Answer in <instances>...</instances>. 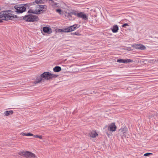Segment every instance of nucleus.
<instances>
[{
  "mask_svg": "<svg viewBox=\"0 0 158 158\" xmlns=\"http://www.w3.org/2000/svg\"><path fill=\"white\" fill-rule=\"evenodd\" d=\"M58 76V75L56 74L51 73L49 72H44L41 74L36 76L33 83L36 84L44 82L46 81H50Z\"/></svg>",
  "mask_w": 158,
  "mask_h": 158,
  "instance_id": "nucleus-1",
  "label": "nucleus"
},
{
  "mask_svg": "<svg viewBox=\"0 0 158 158\" xmlns=\"http://www.w3.org/2000/svg\"><path fill=\"white\" fill-rule=\"evenodd\" d=\"M47 9V6L46 5H37L35 9L30 10L28 13L39 14L45 11Z\"/></svg>",
  "mask_w": 158,
  "mask_h": 158,
  "instance_id": "nucleus-2",
  "label": "nucleus"
},
{
  "mask_svg": "<svg viewBox=\"0 0 158 158\" xmlns=\"http://www.w3.org/2000/svg\"><path fill=\"white\" fill-rule=\"evenodd\" d=\"M18 154L26 158H37L36 155L31 152L25 151L19 152Z\"/></svg>",
  "mask_w": 158,
  "mask_h": 158,
  "instance_id": "nucleus-3",
  "label": "nucleus"
},
{
  "mask_svg": "<svg viewBox=\"0 0 158 158\" xmlns=\"http://www.w3.org/2000/svg\"><path fill=\"white\" fill-rule=\"evenodd\" d=\"M26 5H17L15 6L16 9V11L18 13H21L25 11L26 10Z\"/></svg>",
  "mask_w": 158,
  "mask_h": 158,
  "instance_id": "nucleus-4",
  "label": "nucleus"
},
{
  "mask_svg": "<svg viewBox=\"0 0 158 158\" xmlns=\"http://www.w3.org/2000/svg\"><path fill=\"white\" fill-rule=\"evenodd\" d=\"M5 19L6 20H12L17 18L16 16L12 14L10 11H5Z\"/></svg>",
  "mask_w": 158,
  "mask_h": 158,
  "instance_id": "nucleus-5",
  "label": "nucleus"
},
{
  "mask_svg": "<svg viewBox=\"0 0 158 158\" xmlns=\"http://www.w3.org/2000/svg\"><path fill=\"white\" fill-rule=\"evenodd\" d=\"M128 133V128L126 127L121 128L118 131V134L122 137H126Z\"/></svg>",
  "mask_w": 158,
  "mask_h": 158,
  "instance_id": "nucleus-6",
  "label": "nucleus"
},
{
  "mask_svg": "<svg viewBox=\"0 0 158 158\" xmlns=\"http://www.w3.org/2000/svg\"><path fill=\"white\" fill-rule=\"evenodd\" d=\"M23 19L26 21L29 22H34L37 21L38 19L37 17L33 15L25 16L24 17Z\"/></svg>",
  "mask_w": 158,
  "mask_h": 158,
  "instance_id": "nucleus-7",
  "label": "nucleus"
},
{
  "mask_svg": "<svg viewBox=\"0 0 158 158\" xmlns=\"http://www.w3.org/2000/svg\"><path fill=\"white\" fill-rule=\"evenodd\" d=\"M80 27V25L78 24H74L73 26H70L64 29L65 32H69L75 30Z\"/></svg>",
  "mask_w": 158,
  "mask_h": 158,
  "instance_id": "nucleus-8",
  "label": "nucleus"
},
{
  "mask_svg": "<svg viewBox=\"0 0 158 158\" xmlns=\"http://www.w3.org/2000/svg\"><path fill=\"white\" fill-rule=\"evenodd\" d=\"M79 18H81L83 20L86 21L88 19V15L85 14L83 12H79V14L78 16Z\"/></svg>",
  "mask_w": 158,
  "mask_h": 158,
  "instance_id": "nucleus-9",
  "label": "nucleus"
},
{
  "mask_svg": "<svg viewBox=\"0 0 158 158\" xmlns=\"http://www.w3.org/2000/svg\"><path fill=\"white\" fill-rule=\"evenodd\" d=\"M132 46L136 49L143 50H145L146 49V47L144 45L140 44H137L134 45Z\"/></svg>",
  "mask_w": 158,
  "mask_h": 158,
  "instance_id": "nucleus-10",
  "label": "nucleus"
},
{
  "mask_svg": "<svg viewBox=\"0 0 158 158\" xmlns=\"http://www.w3.org/2000/svg\"><path fill=\"white\" fill-rule=\"evenodd\" d=\"M117 62L119 63H126L129 62H132L133 61L132 60L130 59H119L117 60Z\"/></svg>",
  "mask_w": 158,
  "mask_h": 158,
  "instance_id": "nucleus-11",
  "label": "nucleus"
},
{
  "mask_svg": "<svg viewBox=\"0 0 158 158\" xmlns=\"http://www.w3.org/2000/svg\"><path fill=\"white\" fill-rule=\"evenodd\" d=\"M116 127L114 123H111L108 127V130L110 131H116Z\"/></svg>",
  "mask_w": 158,
  "mask_h": 158,
  "instance_id": "nucleus-12",
  "label": "nucleus"
},
{
  "mask_svg": "<svg viewBox=\"0 0 158 158\" xmlns=\"http://www.w3.org/2000/svg\"><path fill=\"white\" fill-rule=\"evenodd\" d=\"M67 9L64 8L63 7H61L56 10V11L60 15H63L64 14Z\"/></svg>",
  "mask_w": 158,
  "mask_h": 158,
  "instance_id": "nucleus-13",
  "label": "nucleus"
},
{
  "mask_svg": "<svg viewBox=\"0 0 158 158\" xmlns=\"http://www.w3.org/2000/svg\"><path fill=\"white\" fill-rule=\"evenodd\" d=\"M42 29L43 32L48 34H50L52 32L51 29L49 27H44Z\"/></svg>",
  "mask_w": 158,
  "mask_h": 158,
  "instance_id": "nucleus-14",
  "label": "nucleus"
},
{
  "mask_svg": "<svg viewBox=\"0 0 158 158\" xmlns=\"http://www.w3.org/2000/svg\"><path fill=\"white\" fill-rule=\"evenodd\" d=\"M98 134L97 132L94 131H92L89 134V136L91 138H94L98 136Z\"/></svg>",
  "mask_w": 158,
  "mask_h": 158,
  "instance_id": "nucleus-15",
  "label": "nucleus"
},
{
  "mask_svg": "<svg viewBox=\"0 0 158 158\" xmlns=\"http://www.w3.org/2000/svg\"><path fill=\"white\" fill-rule=\"evenodd\" d=\"M13 113V112L12 110H6L4 112V115L6 116L12 115Z\"/></svg>",
  "mask_w": 158,
  "mask_h": 158,
  "instance_id": "nucleus-16",
  "label": "nucleus"
},
{
  "mask_svg": "<svg viewBox=\"0 0 158 158\" xmlns=\"http://www.w3.org/2000/svg\"><path fill=\"white\" fill-rule=\"evenodd\" d=\"M65 17H67L69 19V20H71V13H69V12H68V10L67 9L66 10V11L65 12Z\"/></svg>",
  "mask_w": 158,
  "mask_h": 158,
  "instance_id": "nucleus-17",
  "label": "nucleus"
},
{
  "mask_svg": "<svg viewBox=\"0 0 158 158\" xmlns=\"http://www.w3.org/2000/svg\"><path fill=\"white\" fill-rule=\"evenodd\" d=\"M111 30L113 33H116L118 31V27L117 25H115L113 26L111 28Z\"/></svg>",
  "mask_w": 158,
  "mask_h": 158,
  "instance_id": "nucleus-18",
  "label": "nucleus"
},
{
  "mask_svg": "<svg viewBox=\"0 0 158 158\" xmlns=\"http://www.w3.org/2000/svg\"><path fill=\"white\" fill-rule=\"evenodd\" d=\"M53 70L55 72H58L61 70V69L60 67L56 66L53 68Z\"/></svg>",
  "mask_w": 158,
  "mask_h": 158,
  "instance_id": "nucleus-19",
  "label": "nucleus"
},
{
  "mask_svg": "<svg viewBox=\"0 0 158 158\" xmlns=\"http://www.w3.org/2000/svg\"><path fill=\"white\" fill-rule=\"evenodd\" d=\"M157 60H156L154 59H150L148 60V63H149L151 64H153L156 63H157Z\"/></svg>",
  "mask_w": 158,
  "mask_h": 158,
  "instance_id": "nucleus-20",
  "label": "nucleus"
},
{
  "mask_svg": "<svg viewBox=\"0 0 158 158\" xmlns=\"http://www.w3.org/2000/svg\"><path fill=\"white\" fill-rule=\"evenodd\" d=\"M47 1V0H35V2L37 4L44 3L46 2Z\"/></svg>",
  "mask_w": 158,
  "mask_h": 158,
  "instance_id": "nucleus-21",
  "label": "nucleus"
},
{
  "mask_svg": "<svg viewBox=\"0 0 158 158\" xmlns=\"http://www.w3.org/2000/svg\"><path fill=\"white\" fill-rule=\"evenodd\" d=\"M21 135L22 136H33V134L30 133H22L21 134Z\"/></svg>",
  "mask_w": 158,
  "mask_h": 158,
  "instance_id": "nucleus-22",
  "label": "nucleus"
},
{
  "mask_svg": "<svg viewBox=\"0 0 158 158\" xmlns=\"http://www.w3.org/2000/svg\"><path fill=\"white\" fill-rule=\"evenodd\" d=\"M132 90H134L138 88V85H131L129 87Z\"/></svg>",
  "mask_w": 158,
  "mask_h": 158,
  "instance_id": "nucleus-23",
  "label": "nucleus"
},
{
  "mask_svg": "<svg viewBox=\"0 0 158 158\" xmlns=\"http://www.w3.org/2000/svg\"><path fill=\"white\" fill-rule=\"evenodd\" d=\"M5 11L0 12V18H5Z\"/></svg>",
  "mask_w": 158,
  "mask_h": 158,
  "instance_id": "nucleus-24",
  "label": "nucleus"
},
{
  "mask_svg": "<svg viewBox=\"0 0 158 158\" xmlns=\"http://www.w3.org/2000/svg\"><path fill=\"white\" fill-rule=\"evenodd\" d=\"M33 136L35 138H38L40 139H42L43 138V136L41 135H33Z\"/></svg>",
  "mask_w": 158,
  "mask_h": 158,
  "instance_id": "nucleus-25",
  "label": "nucleus"
},
{
  "mask_svg": "<svg viewBox=\"0 0 158 158\" xmlns=\"http://www.w3.org/2000/svg\"><path fill=\"white\" fill-rule=\"evenodd\" d=\"M71 14L73 15H75L77 17H78L79 14V13H77L75 12H71Z\"/></svg>",
  "mask_w": 158,
  "mask_h": 158,
  "instance_id": "nucleus-26",
  "label": "nucleus"
},
{
  "mask_svg": "<svg viewBox=\"0 0 158 158\" xmlns=\"http://www.w3.org/2000/svg\"><path fill=\"white\" fill-rule=\"evenodd\" d=\"M152 155V153H147L144 154V156H149Z\"/></svg>",
  "mask_w": 158,
  "mask_h": 158,
  "instance_id": "nucleus-27",
  "label": "nucleus"
},
{
  "mask_svg": "<svg viewBox=\"0 0 158 158\" xmlns=\"http://www.w3.org/2000/svg\"><path fill=\"white\" fill-rule=\"evenodd\" d=\"M56 32H64L65 31H63V30L61 29H56Z\"/></svg>",
  "mask_w": 158,
  "mask_h": 158,
  "instance_id": "nucleus-28",
  "label": "nucleus"
},
{
  "mask_svg": "<svg viewBox=\"0 0 158 158\" xmlns=\"http://www.w3.org/2000/svg\"><path fill=\"white\" fill-rule=\"evenodd\" d=\"M106 134L109 137H110L112 135V133L111 132H107Z\"/></svg>",
  "mask_w": 158,
  "mask_h": 158,
  "instance_id": "nucleus-29",
  "label": "nucleus"
},
{
  "mask_svg": "<svg viewBox=\"0 0 158 158\" xmlns=\"http://www.w3.org/2000/svg\"><path fill=\"white\" fill-rule=\"evenodd\" d=\"M73 34H74L75 35H80L81 34L78 32H75L74 33H73Z\"/></svg>",
  "mask_w": 158,
  "mask_h": 158,
  "instance_id": "nucleus-30",
  "label": "nucleus"
},
{
  "mask_svg": "<svg viewBox=\"0 0 158 158\" xmlns=\"http://www.w3.org/2000/svg\"><path fill=\"white\" fill-rule=\"evenodd\" d=\"M129 26L128 24L127 23H125L122 25L123 27H125L126 26Z\"/></svg>",
  "mask_w": 158,
  "mask_h": 158,
  "instance_id": "nucleus-31",
  "label": "nucleus"
},
{
  "mask_svg": "<svg viewBox=\"0 0 158 158\" xmlns=\"http://www.w3.org/2000/svg\"><path fill=\"white\" fill-rule=\"evenodd\" d=\"M91 21L92 22H97V20L95 19L94 20L93 19H91Z\"/></svg>",
  "mask_w": 158,
  "mask_h": 158,
  "instance_id": "nucleus-32",
  "label": "nucleus"
},
{
  "mask_svg": "<svg viewBox=\"0 0 158 158\" xmlns=\"http://www.w3.org/2000/svg\"><path fill=\"white\" fill-rule=\"evenodd\" d=\"M127 50H128V51H130L131 50V49H130V48H128L127 49Z\"/></svg>",
  "mask_w": 158,
  "mask_h": 158,
  "instance_id": "nucleus-33",
  "label": "nucleus"
},
{
  "mask_svg": "<svg viewBox=\"0 0 158 158\" xmlns=\"http://www.w3.org/2000/svg\"><path fill=\"white\" fill-rule=\"evenodd\" d=\"M94 18H96V17H97V15H94Z\"/></svg>",
  "mask_w": 158,
  "mask_h": 158,
  "instance_id": "nucleus-34",
  "label": "nucleus"
},
{
  "mask_svg": "<svg viewBox=\"0 0 158 158\" xmlns=\"http://www.w3.org/2000/svg\"><path fill=\"white\" fill-rule=\"evenodd\" d=\"M2 22V20L0 19V23H1Z\"/></svg>",
  "mask_w": 158,
  "mask_h": 158,
  "instance_id": "nucleus-35",
  "label": "nucleus"
},
{
  "mask_svg": "<svg viewBox=\"0 0 158 158\" xmlns=\"http://www.w3.org/2000/svg\"><path fill=\"white\" fill-rule=\"evenodd\" d=\"M51 1L52 2H53V1L52 0H51Z\"/></svg>",
  "mask_w": 158,
  "mask_h": 158,
  "instance_id": "nucleus-36",
  "label": "nucleus"
},
{
  "mask_svg": "<svg viewBox=\"0 0 158 158\" xmlns=\"http://www.w3.org/2000/svg\"><path fill=\"white\" fill-rule=\"evenodd\" d=\"M34 3H35L34 2H33V4H34Z\"/></svg>",
  "mask_w": 158,
  "mask_h": 158,
  "instance_id": "nucleus-37",
  "label": "nucleus"
}]
</instances>
